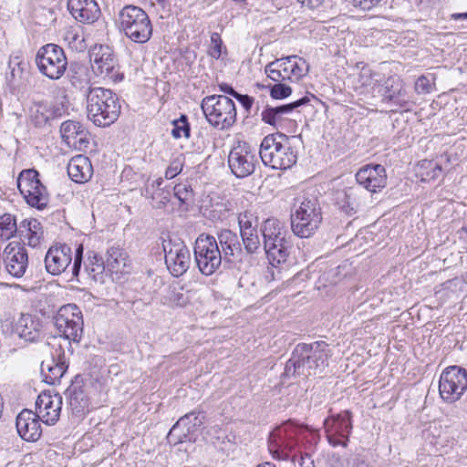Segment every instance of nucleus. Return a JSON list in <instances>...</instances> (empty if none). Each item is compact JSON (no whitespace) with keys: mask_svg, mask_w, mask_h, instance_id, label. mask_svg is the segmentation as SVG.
Returning a JSON list of instances; mask_svg holds the SVG:
<instances>
[{"mask_svg":"<svg viewBox=\"0 0 467 467\" xmlns=\"http://www.w3.org/2000/svg\"><path fill=\"white\" fill-rule=\"evenodd\" d=\"M174 196L178 199L181 204L189 206L193 202V191L188 183H179L173 188Z\"/></svg>","mask_w":467,"mask_h":467,"instance_id":"nucleus-42","label":"nucleus"},{"mask_svg":"<svg viewBox=\"0 0 467 467\" xmlns=\"http://www.w3.org/2000/svg\"><path fill=\"white\" fill-rule=\"evenodd\" d=\"M40 108L41 106L39 105L36 112L32 115L35 125L37 127L45 125L49 119V117L46 113L40 111Z\"/></svg>","mask_w":467,"mask_h":467,"instance_id":"nucleus-52","label":"nucleus"},{"mask_svg":"<svg viewBox=\"0 0 467 467\" xmlns=\"http://www.w3.org/2000/svg\"><path fill=\"white\" fill-rule=\"evenodd\" d=\"M205 416L202 412L191 411L182 416L171 429L168 437L176 439V442L191 441L193 435L203 424Z\"/></svg>","mask_w":467,"mask_h":467,"instance_id":"nucleus-23","label":"nucleus"},{"mask_svg":"<svg viewBox=\"0 0 467 467\" xmlns=\"http://www.w3.org/2000/svg\"><path fill=\"white\" fill-rule=\"evenodd\" d=\"M83 29L80 26H67L64 30L63 39L73 50L80 51L85 48Z\"/></svg>","mask_w":467,"mask_h":467,"instance_id":"nucleus-39","label":"nucleus"},{"mask_svg":"<svg viewBox=\"0 0 467 467\" xmlns=\"http://www.w3.org/2000/svg\"><path fill=\"white\" fill-rule=\"evenodd\" d=\"M331 355V349L324 341L297 344L285 363L283 377L290 379L319 375L328 367Z\"/></svg>","mask_w":467,"mask_h":467,"instance_id":"nucleus-1","label":"nucleus"},{"mask_svg":"<svg viewBox=\"0 0 467 467\" xmlns=\"http://www.w3.org/2000/svg\"><path fill=\"white\" fill-rule=\"evenodd\" d=\"M117 59L109 47H100L92 61V69L97 75L116 79L118 76Z\"/></svg>","mask_w":467,"mask_h":467,"instance_id":"nucleus-29","label":"nucleus"},{"mask_svg":"<svg viewBox=\"0 0 467 467\" xmlns=\"http://www.w3.org/2000/svg\"><path fill=\"white\" fill-rule=\"evenodd\" d=\"M238 223L241 234H244V232H253L257 230V218L254 217L252 213L247 212L239 214Z\"/></svg>","mask_w":467,"mask_h":467,"instance_id":"nucleus-46","label":"nucleus"},{"mask_svg":"<svg viewBox=\"0 0 467 467\" xmlns=\"http://www.w3.org/2000/svg\"><path fill=\"white\" fill-rule=\"evenodd\" d=\"M367 197L368 192L358 185L338 190L335 193L336 204L348 215H352L364 207Z\"/></svg>","mask_w":467,"mask_h":467,"instance_id":"nucleus-20","label":"nucleus"},{"mask_svg":"<svg viewBox=\"0 0 467 467\" xmlns=\"http://www.w3.org/2000/svg\"><path fill=\"white\" fill-rule=\"evenodd\" d=\"M358 186L367 192H376L387 185L386 169L380 164H368L356 173Z\"/></svg>","mask_w":467,"mask_h":467,"instance_id":"nucleus-21","label":"nucleus"},{"mask_svg":"<svg viewBox=\"0 0 467 467\" xmlns=\"http://www.w3.org/2000/svg\"><path fill=\"white\" fill-rule=\"evenodd\" d=\"M43 320L38 314H21L15 325L18 337L27 342H36L43 336Z\"/></svg>","mask_w":467,"mask_h":467,"instance_id":"nucleus-24","label":"nucleus"},{"mask_svg":"<svg viewBox=\"0 0 467 467\" xmlns=\"http://www.w3.org/2000/svg\"><path fill=\"white\" fill-rule=\"evenodd\" d=\"M65 394L74 413H83L88 409V400L82 385L78 383L71 384Z\"/></svg>","mask_w":467,"mask_h":467,"instance_id":"nucleus-32","label":"nucleus"},{"mask_svg":"<svg viewBox=\"0 0 467 467\" xmlns=\"http://www.w3.org/2000/svg\"><path fill=\"white\" fill-rule=\"evenodd\" d=\"M67 369V365L66 364V361L62 359H59L57 362H55L53 359L52 364H46L43 362L41 366V371L45 376V381L50 385H55L57 382H59Z\"/></svg>","mask_w":467,"mask_h":467,"instance_id":"nucleus-37","label":"nucleus"},{"mask_svg":"<svg viewBox=\"0 0 467 467\" xmlns=\"http://www.w3.org/2000/svg\"><path fill=\"white\" fill-rule=\"evenodd\" d=\"M296 136L277 132L265 136L259 150L262 162L274 170H286L294 166L297 161V150H296Z\"/></svg>","mask_w":467,"mask_h":467,"instance_id":"nucleus-2","label":"nucleus"},{"mask_svg":"<svg viewBox=\"0 0 467 467\" xmlns=\"http://www.w3.org/2000/svg\"><path fill=\"white\" fill-rule=\"evenodd\" d=\"M467 389V371L458 366L446 368L440 376L439 392L447 403L459 400Z\"/></svg>","mask_w":467,"mask_h":467,"instance_id":"nucleus-13","label":"nucleus"},{"mask_svg":"<svg viewBox=\"0 0 467 467\" xmlns=\"http://www.w3.org/2000/svg\"><path fill=\"white\" fill-rule=\"evenodd\" d=\"M219 88L221 91L227 93L233 97L237 95V92L228 84L223 83L219 86Z\"/></svg>","mask_w":467,"mask_h":467,"instance_id":"nucleus-57","label":"nucleus"},{"mask_svg":"<svg viewBox=\"0 0 467 467\" xmlns=\"http://www.w3.org/2000/svg\"><path fill=\"white\" fill-rule=\"evenodd\" d=\"M119 29L132 42L144 44L152 35V24L148 14L133 5H125L118 14Z\"/></svg>","mask_w":467,"mask_h":467,"instance_id":"nucleus-6","label":"nucleus"},{"mask_svg":"<svg viewBox=\"0 0 467 467\" xmlns=\"http://www.w3.org/2000/svg\"><path fill=\"white\" fill-rule=\"evenodd\" d=\"M355 6L364 11L371 10L377 6L381 0H352Z\"/></svg>","mask_w":467,"mask_h":467,"instance_id":"nucleus-51","label":"nucleus"},{"mask_svg":"<svg viewBox=\"0 0 467 467\" xmlns=\"http://www.w3.org/2000/svg\"><path fill=\"white\" fill-rule=\"evenodd\" d=\"M83 259V245L79 244L75 251V256L73 260V265L71 269L72 277H78L80 270Z\"/></svg>","mask_w":467,"mask_h":467,"instance_id":"nucleus-48","label":"nucleus"},{"mask_svg":"<svg viewBox=\"0 0 467 467\" xmlns=\"http://www.w3.org/2000/svg\"><path fill=\"white\" fill-rule=\"evenodd\" d=\"M415 89L419 94H427L431 91V84L429 78L425 76H420L416 83Z\"/></svg>","mask_w":467,"mask_h":467,"instance_id":"nucleus-50","label":"nucleus"},{"mask_svg":"<svg viewBox=\"0 0 467 467\" xmlns=\"http://www.w3.org/2000/svg\"><path fill=\"white\" fill-rule=\"evenodd\" d=\"M158 3H163L165 0H156Z\"/></svg>","mask_w":467,"mask_h":467,"instance_id":"nucleus-64","label":"nucleus"},{"mask_svg":"<svg viewBox=\"0 0 467 467\" xmlns=\"http://www.w3.org/2000/svg\"><path fill=\"white\" fill-rule=\"evenodd\" d=\"M67 9L71 16L82 24H93L101 14L95 0H67Z\"/></svg>","mask_w":467,"mask_h":467,"instance_id":"nucleus-27","label":"nucleus"},{"mask_svg":"<svg viewBox=\"0 0 467 467\" xmlns=\"http://www.w3.org/2000/svg\"><path fill=\"white\" fill-rule=\"evenodd\" d=\"M93 169L89 159L84 155L73 157L67 164L68 176L77 183H84L92 176Z\"/></svg>","mask_w":467,"mask_h":467,"instance_id":"nucleus-30","label":"nucleus"},{"mask_svg":"<svg viewBox=\"0 0 467 467\" xmlns=\"http://www.w3.org/2000/svg\"><path fill=\"white\" fill-rule=\"evenodd\" d=\"M299 467H315L313 465V462L308 459L306 461L305 459H302V462H300Z\"/></svg>","mask_w":467,"mask_h":467,"instance_id":"nucleus-61","label":"nucleus"},{"mask_svg":"<svg viewBox=\"0 0 467 467\" xmlns=\"http://www.w3.org/2000/svg\"><path fill=\"white\" fill-rule=\"evenodd\" d=\"M308 101L309 99L304 97L288 104L275 107L267 105L261 112L262 120L266 124L275 127L285 119L286 115L292 113L296 109Z\"/></svg>","mask_w":467,"mask_h":467,"instance_id":"nucleus-28","label":"nucleus"},{"mask_svg":"<svg viewBox=\"0 0 467 467\" xmlns=\"http://www.w3.org/2000/svg\"><path fill=\"white\" fill-rule=\"evenodd\" d=\"M194 257L202 275H213L221 265L223 255L213 235L201 234L195 241Z\"/></svg>","mask_w":467,"mask_h":467,"instance_id":"nucleus-11","label":"nucleus"},{"mask_svg":"<svg viewBox=\"0 0 467 467\" xmlns=\"http://www.w3.org/2000/svg\"><path fill=\"white\" fill-rule=\"evenodd\" d=\"M234 98H235L242 104L246 111H249L253 106L254 99L248 95H242L237 92V95Z\"/></svg>","mask_w":467,"mask_h":467,"instance_id":"nucleus-53","label":"nucleus"},{"mask_svg":"<svg viewBox=\"0 0 467 467\" xmlns=\"http://www.w3.org/2000/svg\"><path fill=\"white\" fill-rule=\"evenodd\" d=\"M256 467H275V465L267 462L258 464Z\"/></svg>","mask_w":467,"mask_h":467,"instance_id":"nucleus-63","label":"nucleus"},{"mask_svg":"<svg viewBox=\"0 0 467 467\" xmlns=\"http://www.w3.org/2000/svg\"><path fill=\"white\" fill-rule=\"evenodd\" d=\"M218 241L222 247L224 260L233 262L242 253V246L237 234L231 230H222L218 234Z\"/></svg>","mask_w":467,"mask_h":467,"instance_id":"nucleus-31","label":"nucleus"},{"mask_svg":"<svg viewBox=\"0 0 467 467\" xmlns=\"http://www.w3.org/2000/svg\"><path fill=\"white\" fill-rule=\"evenodd\" d=\"M54 325L64 338L78 342L83 333V318L75 304L61 306L54 317Z\"/></svg>","mask_w":467,"mask_h":467,"instance_id":"nucleus-14","label":"nucleus"},{"mask_svg":"<svg viewBox=\"0 0 467 467\" xmlns=\"http://www.w3.org/2000/svg\"><path fill=\"white\" fill-rule=\"evenodd\" d=\"M142 195L151 200V206L154 209H164L171 201L170 192L164 189L154 190L153 186H146Z\"/></svg>","mask_w":467,"mask_h":467,"instance_id":"nucleus-40","label":"nucleus"},{"mask_svg":"<svg viewBox=\"0 0 467 467\" xmlns=\"http://www.w3.org/2000/svg\"><path fill=\"white\" fill-rule=\"evenodd\" d=\"M106 264L103 258L94 251L88 253L87 260L84 263V271L95 282L104 281Z\"/></svg>","mask_w":467,"mask_h":467,"instance_id":"nucleus-35","label":"nucleus"},{"mask_svg":"<svg viewBox=\"0 0 467 467\" xmlns=\"http://www.w3.org/2000/svg\"><path fill=\"white\" fill-rule=\"evenodd\" d=\"M285 81L275 82L274 85H263V87L270 89V96L275 99H283L289 97L292 93L290 86L285 83Z\"/></svg>","mask_w":467,"mask_h":467,"instance_id":"nucleus-45","label":"nucleus"},{"mask_svg":"<svg viewBox=\"0 0 467 467\" xmlns=\"http://www.w3.org/2000/svg\"><path fill=\"white\" fill-rule=\"evenodd\" d=\"M257 163L256 150L245 141H238L228 155V165L237 178L251 175Z\"/></svg>","mask_w":467,"mask_h":467,"instance_id":"nucleus-15","label":"nucleus"},{"mask_svg":"<svg viewBox=\"0 0 467 467\" xmlns=\"http://www.w3.org/2000/svg\"><path fill=\"white\" fill-rule=\"evenodd\" d=\"M73 252L67 244H56L47 252L45 266L47 273L58 275L65 273L72 262Z\"/></svg>","mask_w":467,"mask_h":467,"instance_id":"nucleus-22","label":"nucleus"},{"mask_svg":"<svg viewBox=\"0 0 467 467\" xmlns=\"http://www.w3.org/2000/svg\"><path fill=\"white\" fill-rule=\"evenodd\" d=\"M441 171H442L441 166L439 165V164H435L433 169H432L433 174L431 175V178L432 179L437 178L441 174Z\"/></svg>","mask_w":467,"mask_h":467,"instance_id":"nucleus-60","label":"nucleus"},{"mask_svg":"<svg viewBox=\"0 0 467 467\" xmlns=\"http://www.w3.org/2000/svg\"><path fill=\"white\" fill-rule=\"evenodd\" d=\"M300 2L304 6L308 7L309 9H315L318 7L323 0H297Z\"/></svg>","mask_w":467,"mask_h":467,"instance_id":"nucleus-55","label":"nucleus"},{"mask_svg":"<svg viewBox=\"0 0 467 467\" xmlns=\"http://www.w3.org/2000/svg\"><path fill=\"white\" fill-rule=\"evenodd\" d=\"M201 108L207 121L218 130H227L236 121L235 104L226 96H207L202 99Z\"/></svg>","mask_w":467,"mask_h":467,"instance_id":"nucleus-8","label":"nucleus"},{"mask_svg":"<svg viewBox=\"0 0 467 467\" xmlns=\"http://www.w3.org/2000/svg\"><path fill=\"white\" fill-rule=\"evenodd\" d=\"M86 100L88 119L98 127H109L119 117V99L111 89L88 87Z\"/></svg>","mask_w":467,"mask_h":467,"instance_id":"nucleus-3","label":"nucleus"},{"mask_svg":"<svg viewBox=\"0 0 467 467\" xmlns=\"http://www.w3.org/2000/svg\"><path fill=\"white\" fill-rule=\"evenodd\" d=\"M208 54L214 59H219L223 54V42L220 35L217 33H213L211 36V47Z\"/></svg>","mask_w":467,"mask_h":467,"instance_id":"nucleus-47","label":"nucleus"},{"mask_svg":"<svg viewBox=\"0 0 467 467\" xmlns=\"http://www.w3.org/2000/svg\"><path fill=\"white\" fill-rule=\"evenodd\" d=\"M243 244L248 254H254L261 247V242L258 236L257 230L253 232H244L241 234Z\"/></svg>","mask_w":467,"mask_h":467,"instance_id":"nucleus-44","label":"nucleus"},{"mask_svg":"<svg viewBox=\"0 0 467 467\" xmlns=\"http://www.w3.org/2000/svg\"><path fill=\"white\" fill-rule=\"evenodd\" d=\"M5 271L15 278H21L28 268V254L24 244L10 242L3 251Z\"/></svg>","mask_w":467,"mask_h":467,"instance_id":"nucleus-18","label":"nucleus"},{"mask_svg":"<svg viewBox=\"0 0 467 467\" xmlns=\"http://www.w3.org/2000/svg\"><path fill=\"white\" fill-rule=\"evenodd\" d=\"M38 175L36 170H24L17 178V186L28 205L43 210L49 202V194Z\"/></svg>","mask_w":467,"mask_h":467,"instance_id":"nucleus-12","label":"nucleus"},{"mask_svg":"<svg viewBox=\"0 0 467 467\" xmlns=\"http://www.w3.org/2000/svg\"><path fill=\"white\" fill-rule=\"evenodd\" d=\"M28 67V63L20 56H12L9 59V73L6 74V80L11 86H15L22 78Z\"/></svg>","mask_w":467,"mask_h":467,"instance_id":"nucleus-38","label":"nucleus"},{"mask_svg":"<svg viewBox=\"0 0 467 467\" xmlns=\"http://www.w3.org/2000/svg\"><path fill=\"white\" fill-rule=\"evenodd\" d=\"M105 264L111 273H123L129 265V256L123 249L111 247L108 250Z\"/></svg>","mask_w":467,"mask_h":467,"instance_id":"nucleus-36","label":"nucleus"},{"mask_svg":"<svg viewBox=\"0 0 467 467\" xmlns=\"http://www.w3.org/2000/svg\"><path fill=\"white\" fill-rule=\"evenodd\" d=\"M385 94L383 100L391 103L400 108H403L408 104L405 90L402 88L401 81L397 78L388 79L385 83Z\"/></svg>","mask_w":467,"mask_h":467,"instance_id":"nucleus-33","label":"nucleus"},{"mask_svg":"<svg viewBox=\"0 0 467 467\" xmlns=\"http://www.w3.org/2000/svg\"><path fill=\"white\" fill-rule=\"evenodd\" d=\"M451 19L453 21H459V20L467 21V12L466 13H453L451 15Z\"/></svg>","mask_w":467,"mask_h":467,"instance_id":"nucleus-58","label":"nucleus"},{"mask_svg":"<svg viewBox=\"0 0 467 467\" xmlns=\"http://www.w3.org/2000/svg\"><path fill=\"white\" fill-rule=\"evenodd\" d=\"M261 232L264 237V249L273 265L272 268H268L265 278L274 280L275 278V263L285 262L288 255L285 241L287 232L284 223L275 218L266 219L262 225Z\"/></svg>","mask_w":467,"mask_h":467,"instance_id":"nucleus-5","label":"nucleus"},{"mask_svg":"<svg viewBox=\"0 0 467 467\" xmlns=\"http://www.w3.org/2000/svg\"><path fill=\"white\" fill-rule=\"evenodd\" d=\"M171 301L176 306H183L188 303L189 300H188V297L184 294L178 292V293L173 294V296L171 297Z\"/></svg>","mask_w":467,"mask_h":467,"instance_id":"nucleus-54","label":"nucleus"},{"mask_svg":"<svg viewBox=\"0 0 467 467\" xmlns=\"http://www.w3.org/2000/svg\"><path fill=\"white\" fill-rule=\"evenodd\" d=\"M306 61L298 56H288L268 63L265 73L274 82H296L305 77L309 70Z\"/></svg>","mask_w":467,"mask_h":467,"instance_id":"nucleus-9","label":"nucleus"},{"mask_svg":"<svg viewBox=\"0 0 467 467\" xmlns=\"http://www.w3.org/2000/svg\"><path fill=\"white\" fill-rule=\"evenodd\" d=\"M321 221V208L317 196L305 193L295 200L291 228L296 235L301 238L310 237Z\"/></svg>","mask_w":467,"mask_h":467,"instance_id":"nucleus-4","label":"nucleus"},{"mask_svg":"<svg viewBox=\"0 0 467 467\" xmlns=\"http://www.w3.org/2000/svg\"><path fill=\"white\" fill-rule=\"evenodd\" d=\"M19 231L16 217L10 213L0 216V239L7 241Z\"/></svg>","mask_w":467,"mask_h":467,"instance_id":"nucleus-41","label":"nucleus"},{"mask_svg":"<svg viewBox=\"0 0 467 467\" xmlns=\"http://www.w3.org/2000/svg\"><path fill=\"white\" fill-rule=\"evenodd\" d=\"M327 441L333 447H347L352 431L351 413L348 410L331 415L324 420Z\"/></svg>","mask_w":467,"mask_h":467,"instance_id":"nucleus-16","label":"nucleus"},{"mask_svg":"<svg viewBox=\"0 0 467 467\" xmlns=\"http://www.w3.org/2000/svg\"><path fill=\"white\" fill-rule=\"evenodd\" d=\"M182 171V162L179 159L173 160L165 171V178L171 180Z\"/></svg>","mask_w":467,"mask_h":467,"instance_id":"nucleus-49","label":"nucleus"},{"mask_svg":"<svg viewBox=\"0 0 467 467\" xmlns=\"http://www.w3.org/2000/svg\"><path fill=\"white\" fill-rule=\"evenodd\" d=\"M62 397L50 390L41 392L36 401V414L47 425H54L60 417Z\"/></svg>","mask_w":467,"mask_h":467,"instance_id":"nucleus-19","label":"nucleus"},{"mask_svg":"<svg viewBox=\"0 0 467 467\" xmlns=\"http://www.w3.org/2000/svg\"><path fill=\"white\" fill-rule=\"evenodd\" d=\"M18 232L31 247H36L43 238L42 227L36 219L30 218L22 221Z\"/></svg>","mask_w":467,"mask_h":467,"instance_id":"nucleus-34","label":"nucleus"},{"mask_svg":"<svg viewBox=\"0 0 467 467\" xmlns=\"http://www.w3.org/2000/svg\"><path fill=\"white\" fill-rule=\"evenodd\" d=\"M306 429L288 420L276 427L269 435L268 450L274 458L288 460L298 451L301 436Z\"/></svg>","mask_w":467,"mask_h":467,"instance_id":"nucleus-7","label":"nucleus"},{"mask_svg":"<svg viewBox=\"0 0 467 467\" xmlns=\"http://www.w3.org/2000/svg\"><path fill=\"white\" fill-rule=\"evenodd\" d=\"M39 72L52 80H57L65 74L67 59L62 47L55 44L41 47L35 58Z\"/></svg>","mask_w":467,"mask_h":467,"instance_id":"nucleus-10","label":"nucleus"},{"mask_svg":"<svg viewBox=\"0 0 467 467\" xmlns=\"http://www.w3.org/2000/svg\"><path fill=\"white\" fill-rule=\"evenodd\" d=\"M70 82H71L72 86H74L77 88H80V89L83 88L84 84L87 83L85 80H82L78 77L74 76V75L71 76Z\"/></svg>","mask_w":467,"mask_h":467,"instance_id":"nucleus-56","label":"nucleus"},{"mask_svg":"<svg viewBox=\"0 0 467 467\" xmlns=\"http://www.w3.org/2000/svg\"><path fill=\"white\" fill-rule=\"evenodd\" d=\"M40 420L41 419L36 412L31 410H23L16 420L19 436L26 441H37L42 434Z\"/></svg>","mask_w":467,"mask_h":467,"instance_id":"nucleus-26","label":"nucleus"},{"mask_svg":"<svg viewBox=\"0 0 467 467\" xmlns=\"http://www.w3.org/2000/svg\"><path fill=\"white\" fill-rule=\"evenodd\" d=\"M163 182V179L162 178H158L154 181H152L150 183L147 184L146 186H153L154 185V190H159V189H161V186Z\"/></svg>","mask_w":467,"mask_h":467,"instance_id":"nucleus-59","label":"nucleus"},{"mask_svg":"<svg viewBox=\"0 0 467 467\" xmlns=\"http://www.w3.org/2000/svg\"><path fill=\"white\" fill-rule=\"evenodd\" d=\"M165 253V264L171 274L174 276L182 275L191 264V253L188 247L181 240L163 241Z\"/></svg>","mask_w":467,"mask_h":467,"instance_id":"nucleus-17","label":"nucleus"},{"mask_svg":"<svg viewBox=\"0 0 467 467\" xmlns=\"http://www.w3.org/2000/svg\"><path fill=\"white\" fill-rule=\"evenodd\" d=\"M60 133L65 143L75 150H83L89 144L88 131L78 121L71 119L64 121L60 126Z\"/></svg>","mask_w":467,"mask_h":467,"instance_id":"nucleus-25","label":"nucleus"},{"mask_svg":"<svg viewBox=\"0 0 467 467\" xmlns=\"http://www.w3.org/2000/svg\"><path fill=\"white\" fill-rule=\"evenodd\" d=\"M357 467H371V466L364 460H358L357 462Z\"/></svg>","mask_w":467,"mask_h":467,"instance_id":"nucleus-62","label":"nucleus"},{"mask_svg":"<svg viewBox=\"0 0 467 467\" xmlns=\"http://www.w3.org/2000/svg\"><path fill=\"white\" fill-rule=\"evenodd\" d=\"M171 124V135L173 138L180 139L182 137H190L191 129L185 115H181L179 119L172 120Z\"/></svg>","mask_w":467,"mask_h":467,"instance_id":"nucleus-43","label":"nucleus"}]
</instances>
